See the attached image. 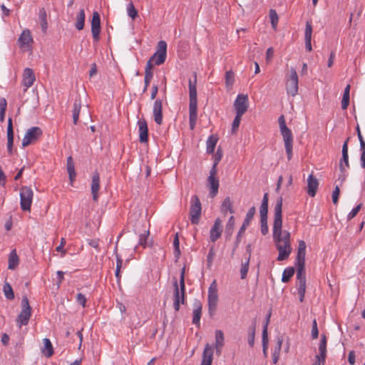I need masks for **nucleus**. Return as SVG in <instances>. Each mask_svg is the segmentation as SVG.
Returning <instances> with one entry per match:
<instances>
[{
  "mask_svg": "<svg viewBox=\"0 0 365 365\" xmlns=\"http://www.w3.org/2000/svg\"><path fill=\"white\" fill-rule=\"evenodd\" d=\"M282 203L283 199L280 197L277 200L274 209V218L272 232L273 240L279 252L278 261L287 259L292 251L290 242V233L287 230H282Z\"/></svg>",
  "mask_w": 365,
  "mask_h": 365,
  "instance_id": "1",
  "label": "nucleus"
},
{
  "mask_svg": "<svg viewBox=\"0 0 365 365\" xmlns=\"http://www.w3.org/2000/svg\"><path fill=\"white\" fill-rule=\"evenodd\" d=\"M194 81H189V121L190 127L194 129L197 118V75H194Z\"/></svg>",
  "mask_w": 365,
  "mask_h": 365,
  "instance_id": "2",
  "label": "nucleus"
},
{
  "mask_svg": "<svg viewBox=\"0 0 365 365\" xmlns=\"http://www.w3.org/2000/svg\"><path fill=\"white\" fill-rule=\"evenodd\" d=\"M279 125L281 134L284 143V148L287 154V158L289 160L292 157L293 135L291 130L287 126L285 118L283 115L278 118Z\"/></svg>",
  "mask_w": 365,
  "mask_h": 365,
  "instance_id": "3",
  "label": "nucleus"
},
{
  "mask_svg": "<svg viewBox=\"0 0 365 365\" xmlns=\"http://www.w3.org/2000/svg\"><path fill=\"white\" fill-rule=\"evenodd\" d=\"M174 286V309L175 311H178L180 309V304H184L185 302V269L183 268L180 273V287L178 281L175 279L173 283Z\"/></svg>",
  "mask_w": 365,
  "mask_h": 365,
  "instance_id": "4",
  "label": "nucleus"
},
{
  "mask_svg": "<svg viewBox=\"0 0 365 365\" xmlns=\"http://www.w3.org/2000/svg\"><path fill=\"white\" fill-rule=\"evenodd\" d=\"M31 316V307H30L29 299L26 297H24L21 300V311L16 319L18 327L21 328L23 325H26Z\"/></svg>",
  "mask_w": 365,
  "mask_h": 365,
  "instance_id": "5",
  "label": "nucleus"
},
{
  "mask_svg": "<svg viewBox=\"0 0 365 365\" xmlns=\"http://www.w3.org/2000/svg\"><path fill=\"white\" fill-rule=\"evenodd\" d=\"M207 302L209 314L212 316L215 314L218 302L217 285L215 280L211 283L208 289Z\"/></svg>",
  "mask_w": 365,
  "mask_h": 365,
  "instance_id": "6",
  "label": "nucleus"
},
{
  "mask_svg": "<svg viewBox=\"0 0 365 365\" xmlns=\"http://www.w3.org/2000/svg\"><path fill=\"white\" fill-rule=\"evenodd\" d=\"M306 243L304 241L301 240L299 242V247L297 250V256L295 261L297 267V275L305 274V255H306Z\"/></svg>",
  "mask_w": 365,
  "mask_h": 365,
  "instance_id": "7",
  "label": "nucleus"
},
{
  "mask_svg": "<svg viewBox=\"0 0 365 365\" xmlns=\"http://www.w3.org/2000/svg\"><path fill=\"white\" fill-rule=\"evenodd\" d=\"M33 190L27 186L22 187L20 191L21 208L24 211H30L33 201Z\"/></svg>",
  "mask_w": 365,
  "mask_h": 365,
  "instance_id": "8",
  "label": "nucleus"
},
{
  "mask_svg": "<svg viewBox=\"0 0 365 365\" xmlns=\"http://www.w3.org/2000/svg\"><path fill=\"white\" fill-rule=\"evenodd\" d=\"M201 203L197 196L194 195L191 198L190 219L192 224L197 225L199 222L201 215Z\"/></svg>",
  "mask_w": 365,
  "mask_h": 365,
  "instance_id": "9",
  "label": "nucleus"
},
{
  "mask_svg": "<svg viewBox=\"0 0 365 365\" xmlns=\"http://www.w3.org/2000/svg\"><path fill=\"white\" fill-rule=\"evenodd\" d=\"M299 79L296 70L290 68V76L287 79L286 90L288 95L295 96L298 93Z\"/></svg>",
  "mask_w": 365,
  "mask_h": 365,
  "instance_id": "10",
  "label": "nucleus"
},
{
  "mask_svg": "<svg viewBox=\"0 0 365 365\" xmlns=\"http://www.w3.org/2000/svg\"><path fill=\"white\" fill-rule=\"evenodd\" d=\"M167 56V43L165 41H160L158 43L157 51L150 58L155 65L163 63Z\"/></svg>",
  "mask_w": 365,
  "mask_h": 365,
  "instance_id": "11",
  "label": "nucleus"
},
{
  "mask_svg": "<svg viewBox=\"0 0 365 365\" xmlns=\"http://www.w3.org/2000/svg\"><path fill=\"white\" fill-rule=\"evenodd\" d=\"M42 135V130L38 127H32L27 130L22 140V146L26 147L35 143Z\"/></svg>",
  "mask_w": 365,
  "mask_h": 365,
  "instance_id": "12",
  "label": "nucleus"
},
{
  "mask_svg": "<svg viewBox=\"0 0 365 365\" xmlns=\"http://www.w3.org/2000/svg\"><path fill=\"white\" fill-rule=\"evenodd\" d=\"M234 107L236 110V113L243 115L248 108L247 95L239 94L235 101Z\"/></svg>",
  "mask_w": 365,
  "mask_h": 365,
  "instance_id": "13",
  "label": "nucleus"
},
{
  "mask_svg": "<svg viewBox=\"0 0 365 365\" xmlns=\"http://www.w3.org/2000/svg\"><path fill=\"white\" fill-rule=\"evenodd\" d=\"M91 33L93 39L98 41L101 34V18L97 11H94L91 20Z\"/></svg>",
  "mask_w": 365,
  "mask_h": 365,
  "instance_id": "14",
  "label": "nucleus"
},
{
  "mask_svg": "<svg viewBox=\"0 0 365 365\" xmlns=\"http://www.w3.org/2000/svg\"><path fill=\"white\" fill-rule=\"evenodd\" d=\"M222 232V220L220 218H217L215 220L214 225L210 231V241H212V242H215V241H217L221 237Z\"/></svg>",
  "mask_w": 365,
  "mask_h": 365,
  "instance_id": "15",
  "label": "nucleus"
},
{
  "mask_svg": "<svg viewBox=\"0 0 365 365\" xmlns=\"http://www.w3.org/2000/svg\"><path fill=\"white\" fill-rule=\"evenodd\" d=\"M36 81V77L32 69L26 68L24 69L23 73L22 84L25 87L24 91H26L30 88Z\"/></svg>",
  "mask_w": 365,
  "mask_h": 365,
  "instance_id": "16",
  "label": "nucleus"
},
{
  "mask_svg": "<svg viewBox=\"0 0 365 365\" xmlns=\"http://www.w3.org/2000/svg\"><path fill=\"white\" fill-rule=\"evenodd\" d=\"M163 103L160 99H156L154 102L153 107V114L154 117V120L158 125H161L163 123Z\"/></svg>",
  "mask_w": 365,
  "mask_h": 365,
  "instance_id": "17",
  "label": "nucleus"
},
{
  "mask_svg": "<svg viewBox=\"0 0 365 365\" xmlns=\"http://www.w3.org/2000/svg\"><path fill=\"white\" fill-rule=\"evenodd\" d=\"M297 286L299 301L302 302L306 292V274L297 275Z\"/></svg>",
  "mask_w": 365,
  "mask_h": 365,
  "instance_id": "18",
  "label": "nucleus"
},
{
  "mask_svg": "<svg viewBox=\"0 0 365 365\" xmlns=\"http://www.w3.org/2000/svg\"><path fill=\"white\" fill-rule=\"evenodd\" d=\"M18 42L21 48H29L31 43L33 42V38L29 29H25L22 31L19 37Z\"/></svg>",
  "mask_w": 365,
  "mask_h": 365,
  "instance_id": "19",
  "label": "nucleus"
},
{
  "mask_svg": "<svg viewBox=\"0 0 365 365\" xmlns=\"http://www.w3.org/2000/svg\"><path fill=\"white\" fill-rule=\"evenodd\" d=\"M139 140L140 143H147L148 140V128L145 119L138 120Z\"/></svg>",
  "mask_w": 365,
  "mask_h": 365,
  "instance_id": "20",
  "label": "nucleus"
},
{
  "mask_svg": "<svg viewBox=\"0 0 365 365\" xmlns=\"http://www.w3.org/2000/svg\"><path fill=\"white\" fill-rule=\"evenodd\" d=\"M202 303L199 300H195L193 302V310H192V324L200 327V318L202 316Z\"/></svg>",
  "mask_w": 365,
  "mask_h": 365,
  "instance_id": "21",
  "label": "nucleus"
},
{
  "mask_svg": "<svg viewBox=\"0 0 365 365\" xmlns=\"http://www.w3.org/2000/svg\"><path fill=\"white\" fill-rule=\"evenodd\" d=\"M255 207H252L249 209L247 215H246V217H245V219L242 223V227H240L239 232H238V234H237V240H240V237L241 236V235H242L246 228L249 226L251 220L253 219L254 217V215L255 214Z\"/></svg>",
  "mask_w": 365,
  "mask_h": 365,
  "instance_id": "22",
  "label": "nucleus"
},
{
  "mask_svg": "<svg viewBox=\"0 0 365 365\" xmlns=\"http://www.w3.org/2000/svg\"><path fill=\"white\" fill-rule=\"evenodd\" d=\"M319 187V181L312 174L307 178V192L309 196L314 197Z\"/></svg>",
  "mask_w": 365,
  "mask_h": 365,
  "instance_id": "23",
  "label": "nucleus"
},
{
  "mask_svg": "<svg viewBox=\"0 0 365 365\" xmlns=\"http://www.w3.org/2000/svg\"><path fill=\"white\" fill-rule=\"evenodd\" d=\"M100 189V175L98 173H95L92 177L91 193L93 200L97 201L98 199V191Z\"/></svg>",
  "mask_w": 365,
  "mask_h": 365,
  "instance_id": "24",
  "label": "nucleus"
},
{
  "mask_svg": "<svg viewBox=\"0 0 365 365\" xmlns=\"http://www.w3.org/2000/svg\"><path fill=\"white\" fill-rule=\"evenodd\" d=\"M312 26L311 23L309 21L306 24L305 31H304V40H305V47L308 51H311L312 50Z\"/></svg>",
  "mask_w": 365,
  "mask_h": 365,
  "instance_id": "25",
  "label": "nucleus"
},
{
  "mask_svg": "<svg viewBox=\"0 0 365 365\" xmlns=\"http://www.w3.org/2000/svg\"><path fill=\"white\" fill-rule=\"evenodd\" d=\"M207 186L210 188V195L214 197L218 192L219 180L217 178L208 177Z\"/></svg>",
  "mask_w": 365,
  "mask_h": 365,
  "instance_id": "26",
  "label": "nucleus"
},
{
  "mask_svg": "<svg viewBox=\"0 0 365 365\" xmlns=\"http://www.w3.org/2000/svg\"><path fill=\"white\" fill-rule=\"evenodd\" d=\"M213 350L207 344L204 349L202 363L206 365H211L212 361Z\"/></svg>",
  "mask_w": 365,
  "mask_h": 365,
  "instance_id": "27",
  "label": "nucleus"
},
{
  "mask_svg": "<svg viewBox=\"0 0 365 365\" xmlns=\"http://www.w3.org/2000/svg\"><path fill=\"white\" fill-rule=\"evenodd\" d=\"M271 317V312H269L266 317V322L263 326V330H262V344H263V351L265 354L266 350L267 349V343H268V338H267V327L269 322V319Z\"/></svg>",
  "mask_w": 365,
  "mask_h": 365,
  "instance_id": "28",
  "label": "nucleus"
},
{
  "mask_svg": "<svg viewBox=\"0 0 365 365\" xmlns=\"http://www.w3.org/2000/svg\"><path fill=\"white\" fill-rule=\"evenodd\" d=\"M218 141V138L217 135H211L209 136L208 139L206 142V150L207 153H213L216 144Z\"/></svg>",
  "mask_w": 365,
  "mask_h": 365,
  "instance_id": "29",
  "label": "nucleus"
},
{
  "mask_svg": "<svg viewBox=\"0 0 365 365\" xmlns=\"http://www.w3.org/2000/svg\"><path fill=\"white\" fill-rule=\"evenodd\" d=\"M215 348L217 352H220L221 349L224 346V334L221 330H216L215 333Z\"/></svg>",
  "mask_w": 365,
  "mask_h": 365,
  "instance_id": "30",
  "label": "nucleus"
},
{
  "mask_svg": "<svg viewBox=\"0 0 365 365\" xmlns=\"http://www.w3.org/2000/svg\"><path fill=\"white\" fill-rule=\"evenodd\" d=\"M43 343L44 346L42 349V353L47 357L51 356L53 354V351L51 341L48 339L45 338L43 339Z\"/></svg>",
  "mask_w": 365,
  "mask_h": 365,
  "instance_id": "31",
  "label": "nucleus"
},
{
  "mask_svg": "<svg viewBox=\"0 0 365 365\" xmlns=\"http://www.w3.org/2000/svg\"><path fill=\"white\" fill-rule=\"evenodd\" d=\"M19 257L16 254V252L15 250H12L10 252L9 257V265L8 268L9 269H14L18 264H19Z\"/></svg>",
  "mask_w": 365,
  "mask_h": 365,
  "instance_id": "32",
  "label": "nucleus"
},
{
  "mask_svg": "<svg viewBox=\"0 0 365 365\" xmlns=\"http://www.w3.org/2000/svg\"><path fill=\"white\" fill-rule=\"evenodd\" d=\"M85 11L83 9H81L77 14L76 16V28L81 31L84 27V22H85Z\"/></svg>",
  "mask_w": 365,
  "mask_h": 365,
  "instance_id": "33",
  "label": "nucleus"
},
{
  "mask_svg": "<svg viewBox=\"0 0 365 365\" xmlns=\"http://www.w3.org/2000/svg\"><path fill=\"white\" fill-rule=\"evenodd\" d=\"M351 86L348 84L344 91V94L341 101V108L346 110L349 104V93H350Z\"/></svg>",
  "mask_w": 365,
  "mask_h": 365,
  "instance_id": "34",
  "label": "nucleus"
},
{
  "mask_svg": "<svg viewBox=\"0 0 365 365\" xmlns=\"http://www.w3.org/2000/svg\"><path fill=\"white\" fill-rule=\"evenodd\" d=\"M81 108V101L79 100H76L74 101L73 108V122L75 125L78 123Z\"/></svg>",
  "mask_w": 365,
  "mask_h": 365,
  "instance_id": "35",
  "label": "nucleus"
},
{
  "mask_svg": "<svg viewBox=\"0 0 365 365\" xmlns=\"http://www.w3.org/2000/svg\"><path fill=\"white\" fill-rule=\"evenodd\" d=\"M221 211L222 212L226 214L227 212L230 213H234V210L232 208V204L230 199V197H226L224 201L222 202V206H221Z\"/></svg>",
  "mask_w": 365,
  "mask_h": 365,
  "instance_id": "36",
  "label": "nucleus"
},
{
  "mask_svg": "<svg viewBox=\"0 0 365 365\" xmlns=\"http://www.w3.org/2000/svg\"><path fill=\"white\" fill-rule=\"evenodd\" d=\"M294 267H287L286 269H284V270L283 272L282 277V281L283 282H287L291 279V277L294 275Z\"/></svg>",
  "mask_w": 365,
  "mask_h": 365,
  "instance_id": "37",
  "label": "nucleus"
},
{
  "mask_svg": "<svg viewBox=\"0 0 365 365\" xmlns=\"http://www.w3.org/2000/svg\"><path fill=\"white\" fill-rule=\"evenodd\" d=\"M3 291L6 299L11 300L14 298L13 289L9 283L6 282L4 284Z\"/></svg>",
  "mask_w": 365,
  "mask_h": 365,
  "instance_id": "38",
  "label": "nucleus"
},
{
  "mask_svg": "<svg viewBox=\"0 0 365 365\" xmlns=\"http://www.w3.org/2000/svg\"><path fill=\"white\" fill-rule=\"evenodd\" d=\"M39 17L41 19V26L43 33L47 31L46 14L44 9L40 11Z\"/></svg>",
  "mask_w": 365,
  "mask_h": 365,
  "instance_id": "39",
  "label": "nucleus"
},
{
  "mask_svg": "<svg viewBox=\"0 0 365 365\" xmlns=\"http://www.w3.org/2000/svg\"><path fill=\"white\" fill-rule=\"evenodd\" d=\"M250 264V256L247 258L246 261L242 264L240 268V275L242 279H245L247 274Z\"/></svg>",
  "mask_w": 365,
  "mask_h": 365,
  "instance_id": "40",
  "label": "nucleus"
},
{
  "mask_svg": "<svg viewBox=\"0 0 365 365\" xmlns=\"http://www.w3.org/2000/svg\"><path fill=\"white\" fill-rule=\"evenodd\" d=\"M127 13L132 19H135L138 16V11L132 2L128 4Z\"/></svg>",
  "mask_w": 365,
  "mask_h": 365,
  "instance_id": "41",
  "label": "nucleus"
},
{
  "mask_svg": "<svg viewBox=\"0 0 365 365\" xmlns=\"http://www.w3.org/2000/svg\"><path fill=\"white\" fill-rule=\"evenodd\" d=\"M282 340L281 339H278L277 340V347L273 353V363L276 364L279 359V352L282 347Z\"/></svg>",
  "mask_w": 365,
  "mask_h": 365,
  "instance_id": "42",
  "label": "nucleus"
},
{
  "mask_svg": "<svg viewBox=\"0 0 365 365\" xmlns=\"http://www.w3.org/2000/svg\"><path fill=\"white\" fill-rule=\"evenodd\" d=\"M235 81L234 73L232 71H228L225 73V83L226 86H232Z\"/></svg>",
  "mask_w": 365,
  "mask_h": 365,
  "instance_id": "43",
  "label": "nucleus"
},
{
  "mask_svg": "<svg viewBox=\"0 0 365 365\" xmlns=\"http://www.w3.org/2000/svg\"><path fill=\"white\" fill-rule=\"evenodd\" d=\"M269 18H270V21H271L272 27L274 29H275L277 27V22H278V16H277V12L274 10H273V9L270 10Z\"/></svg>",
  "mask_w": 365,
  "mask_h": 365,
  "instance_id": "44",
  "label": "nucleus"
},
{
  "mask_svg": "<svg viewBox=\"0 0 365 365\" xmlns=\"http://www.w3.org/2000/svg\"><path fill=\"white\" fill-rule=\"evenodd\" d=\"M319 354L316 356V359L325 360L327 356V345L319 344Z\"/></svg>",
  "mask_w": 365,
  "mask_h": 365,
  "instance_id": "45",
  "label": "nucleus"
},
{
  "mask_svg": "<svg viewBox=\"0 0 365 365\" xmlns=\"http://www.w3.org/2000/svg\"><path fill=\"white\" fill-rule=\"evenodd\" d=\"M7 140H13L14 141V131H13V126H12L11 118H9V120H8Z\"/></svg>",
  "mask_w": 365,
  "mask_h": 365,
  "instance_id": "46",
  "label": "nucleus"
},
{
  "mask_svg": "<svg viewBox=\"0 0 365 365\" xmlns=\"http://www.w3.org/2000/svg\"><path fill=\"white\" fill-rule=\"evenodd\" d=\"M235 225V218L233 216H231L226 225V232H227L230 235L232 234V230Z\"/></svg>",
  "mask_w": 365,
  "mask_h": 365,
  "instance_id": "47",
  "label": "nucleus"
},
{
  "mask_svg": "<svg viewBox=\"0 0 365 365\" xmlns=\"http://www.w3.org/2000/svg\"><path fill=\"white\" fill-rule=\"evenodd\" d=\"M345 167L349 168V156L342 155V158L339 163V168L341 170V172H344L345 170Z\"/></svg>",
  "mask_w": 365,
  "mask_h": 365,
  "instance_id": "48",
  "label": "nucleus"
},
{
  "mask_svg": "<svg viewBox=\"0 0 365 365\" xmlns=\"http://www.w3.org/2000/svg\"><path fill=\"white\" fill-rule=\"evenodd\" d=\"M150 232L149 231H145V232L140 235L139 237V245L143 246V247H145L147 245V239L149 235Z\"/></svg>",
  "mask_w": 365,
  "mask_h": 365,
  "instance_id": "49",
  "label": "nucleus"
},
{
  "mask_svg": "<svg viewBox=\"0 0 365 365\" xmlns=\"http://www.w3.org/2000/svg\"><path fill=\"white\" fill-rule=\"evenodd\" d=\"M261 232L263 235L268 233L267 218L260 219Z\"/></svg>",
  "mask_w": 365,
  "mask_h": 365,
  "instance_id": "50",
  "label": "nucleus"
},
{
  "mask_svg": "<svg viewBox=\"0 0 365 365\" xmlns=\"http://www.w3.org/2000/svg\"><path fill=\"white\" fill-rule=\"evenodd\" d=\"M242 116V115L236 113V116L232 124V130L233 132H235L239 128Z\"/></svg>",
  "mask_w": 365,
  "mask_h": 365,
  "instance_id": "51",
  "label": "nucleus"
},
{
  "mask_svg": "<svg viewBox=\"0 0 365 365\" xmlns=\"http://www.w3.org/2000/svg\"><path fill=\"white\" fill-rule=\"evenodd\" d=\"M361 207V204L358 205L356 207L353 208L347 215V220H350L354 218L359 212Z\"/></svg>",
  "mask_w": 365,
  "mask_h": 365,
  "instance_id": "52",
  "label": "nucleus"
},
{
  "mask_svg": "<svg viewBox=\"0 0 365 365\" xmlns=\"http://www.w3.org/2000/svg\"><path fill=\"white\" fill-rule=\"evenodd\" d=\"M339 192V186L336 185L332 192V201L334 205H336L338 202Z\"/></svg>",
  "mask_w": 365,
  "mask_h": 365,
  "instance_id": "53",
  "label": "nucleus"
},
{
  "mask_svg": "<svg viewBox=\"0 0 365 365\" xmlns=\"http://www.w3.org/2000/svg\"><path fill=\"white\" fill-rule=\"evenodd\" d=\"M319 336V331L317 328V323L316 319H314L312 322V337L313 339H317Z\"/></svg>",
  "mask_w": 365,
  "mask_h": 365,
  "instance_id": "54",
  "label": "nucleus"
},
{
  "mask_svg": "<svg viewBox=\"0 0 365 365\" xmlns=\"http://www.w3.org/2000/svg\"><path fill=\"white\" fill-rule=\"evenodd\" d=\"M65 244H66V239L64 237H62L61 239L60 245L56 249L57 252H61L63 256H64L66 253V250H64V248H63Z\"/></svg>",
  "mask_w": 365,
  "mask_h": 365,
  "instance_id": "55",
  "label": "nucleus"
},
{
  "mask_svg": "<svg viewBox=\"0 0 365 365\" xmlns=\"http://www.w3.org/2000/svg\"><path fill=\"white\" fill-rule=\"evenodd\" d=\"M67 170L68 173H72L73 171L75 170L74 163L71 156H69L67 158Z\"/></svg>",
  "mask_w": 365,
  "mask_h": 365,
  "instance_id": "56",
  "label": "nucleus"
},
{
  "mask_svg": "<svg viewBox=\"0 0 365 365\" xmlns=\"http://www.w3.org/2000/svg\"><path fill=\"white\" fill-rule=\"evenodd\" d=\"M255 328L254 327L249 332L248 344L250 346H252L255 343Z\"/></svg>",
  "mask_w": 365,
  "mask_h": 365,
  "instance_id": "57",
  "label": "nucleus"
},
{
  "mask_svg": "<svg viewBox=\"0 0 365 365\" xmlns=\"http://www.w3.org/2000/svg\"><path fill=\"white\" fill-rule=\"evenodd\" d=\"M153 73H145V78H144V82H145V91L148 88V86L150 84V82L151 79L153 78Z\"/></svg>",
  "mask_w": 365,
  "mask_h": 365,
  "instance_id": "58",
  "label": "nucleus"
},
{
  "mask_svg": "<svg viewBox=\"0 0 365 365\" xmlns=\"http://www.w3.org/2000/svg\"><path fill=\"white\" fill-rule=\"evenodd\" d=\"M222 150L220 149V148H218L215 155V159H214V163L215 165H218V163H220V161L221 160L222 158Z\"/></svg>",
  "mask_w": 365,
  "mask_h": 365,
  "instance_id": "59",
  "label": "nucleus"
},
{
  "mask_svg": "<svg viewBox=\"0 0 365 365\" xmlns=\"http://www.w3.org/2000/svg\"><path fill=\"white\" fill-rule=\"evenodd\" d=\"M77 302L79 304L83 307L86 306V298L82 293H78L76 297Z\"/></svg>",
  "mask_w": 365,
  "mask_h": 365,
  "instance_id": "60",
  "label": "nucleus"
},
{
  "mask_svg": "<svg viewBox=\"0 0 365 365\" xmlns=\"http://www.w3.org/2000/svg\"><path fill=\"white\" fill-rule=\"evenodd\" d=\"M267 212L268 207L261 205L259 209L260 219L267 218Z\"/></svg>",
  "mask_w": 365,
  "mask_h": 365,
  "instance_id": "61",
  "label": "nucleus"
},
{
  "mask_svg": "<svg viewBox=\"0 0 365 365\" xmlns=\"http://www.w3.org/2000/svg\"><path fill=\"white\" fill-rule=\"evenodd\" d=\"M214 257H215V252H214L213 248L212 247L210 250L209 253L207 257V265L209 267H210L212 265Z\"/></svg>",
  "mask_w": 365,
  "mask_h": 365,
  "instance_id": "62",
  "label": "nucleus"
},
{
  "mask_svg": "<svg viewBox=\"0 0 365 365\" xmlns=\"http://www.w3.org/2000/svg\"><path fill=\"white\" fill-rule=\"evenodd\" d=\"M173 246H174L175 252L176 255H180V248H179L180 242H179L178 234L175 235V237L173 240Z\"/></svg>",
  "mask_w": 365,
  "mask_h": 365,
  "instance_id": "63",
  "label": "nucleus"
},
{
  "mask_svg": "<svg viewBox=\"0 0 365 365\" xmlns=\"http://www.w3.org/2000/svg\"><path fill=\"white\" fill-rule=\"evenodd\" d=\"M348 361L350 364L354 365L356 361V356L355 352L354 351H350L348 355Z\"/></svg>",
  "mask_w": 365,
  "mask_h": 365,
  "instance_id": "64",
  "label": "nucleus"
}]
</instances>
